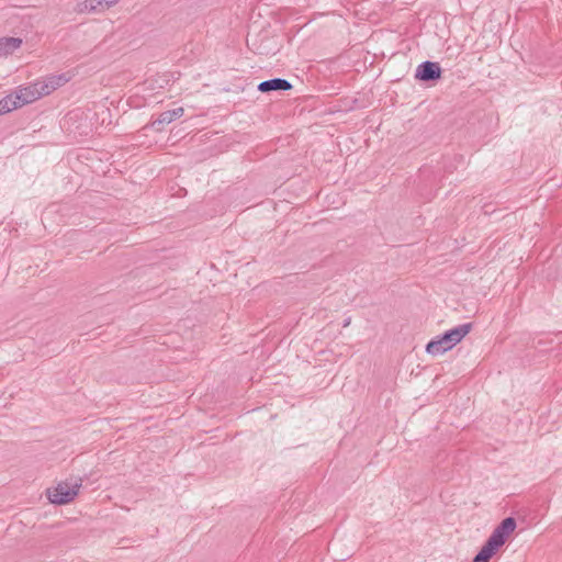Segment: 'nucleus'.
<instances>
[{
    "label": "nucleus",
    "mask_w": 562,
    "mask_h": 562,
    "mask_svg": "<svg viewBox=\"0 0 562 562\" xmlns=\"http://www.w3.org/2000/svg\"><path fill=\"white\" fill-rule=\"evenodd\" d=\"M119 2V0H102V3H103V7L104 9H108L110 7H113L114 4H116Z\"/></svg>",
    "instance_id": "obj_13"
},
{
    "label": "nucleus",
    "mask_w": 562,
    "mask_h": 562,
    "mask_svg": "<svg viewBox=\"0 0 562 562\" xmlns=\"http://www.w3.org/2000/svg\"><path fill=\"white\" fill-rule=\"evenodd\" d=\"M81 487V479L71 477L57 484L52 491H48V498L53 504H67L71 502Z\"/></svg>",
    "instance_id": "obj_3"
},
{
    "label": "nucleus",
    "mask_w": 562,
    "mask_h": 562,
    "mask_svg": "<svg viewBox=\"0 0 562 562\" xmlns=\"http://www.w3.org/2000/svg\"><path fill=\"white\" fill-rule=\"evenodd\" d=\"M105 10L102 0H85L78 3L77 11L80 13L86 12H101Z\"/></svg>",
    "instance_id": "obj_9"
},
{
    "label": "nucleus",
    "mask_w": 562,
    "mask_h": 562,
    "mask_svg": "<svg viewBox=\"0 0 562 562\" xmlns=\"http://www.w3.org/2000/svg\"><path fill=\"white\" fill-rule=\"evenodd\" d=\"M441 69L437 63L424 61L416 70V78L423 81H430L440 78Z\"/></svg>",
    "instance_id": "obj_6"
},
{
    "label": "nucleus",
    "mask_w": 562,
    "mask_h": 562,
    "mask_svg": "<svg viewBox=\"0 0 562 562\" xmlns=\"http://www.w3.org/2000/svg\"><path fill=\"white\" fill-rule=\"evenodd\" d=\"M19 108L13 94H9L0 100V115L11 112Z\"/></svg>",
    "instance_id": "obj_10"
},
{
    "label": "nucleus",
    "mask_w": 562,
    "mask_h": 562,
    "mask_svg": "<svg viewBox=\"0 0 562 562\" xmlns=\"http://www.w3.org/2000/svg\"><path fill=\"white\" fill-rule=\"evenodd\" d=\"M516 529V520L513 517L505 518L492 532L473 562H488L492 557L505 544L509 536Z\"/></svg>",
    "instance_id": "obj_1"
},
{
    "label": "nucleus",
    "mask_w": 562,
    "mask_h": 562,
    "mask_svg": "<svg viewBox=\"0 0 562 562\" xmlns=\"http://www.w3.org/2000/svg\"><path fill=\"white\" fill-rule=\"evenodd\" d=\"M20 37H1L0 38V57H8L12 55L22 45Z\"/></svg>",
    "instance_id": "obj_8"
},
{
    "label": "nucleus",
    "mask_w": 562,
    "mask_h": 562,
    "mask_svg": "<svg viewBox=\"0 0 562 562\" xmlns=\"http://www.w3.org/2000/svg\"><path fill=\"white\" fill-rule=\"evenodd\" d=\"M16 103L19 104V108L32 103L43 97L42 91L40 89V83L36 81L25 86L20 87L14 93H13Z\"/></svg>",
    "instance_id": "obj_4"
},
{
    "label": "nucleus",
    "mask_w": 562,
    "mask_h": 562,
    "mask_svg": "<svg viewBox=\"0 0 562 562\" xmlns=\"http://www.w3.org/2000/svg\"><path fill=\"white\" fill-rule=\"evenodd\" d=\"M70 79L71 76L68 74H58L44 77L40 80H36V82L40 83L42 94L45 97L66 85Z\"/></svg>",
    "instance_id": "obj_5"
},
{
    "label": "nucleus",
    "mask_w": 562,
    "mask_h": 562,
    "mask_svg": "<svg viewBox=\"0 0 562 562\" xmlns=\"http://www.w3.org/2000/svg\"><path fill=\"white\" fill-rule=\"evenodd\" d=\"M169 111L172 114V117L175 120L181 117L183 115V113H184V109L182 106H179V108H176V109L169 110Z\"/></svg>",
    "instance_id": "obj_12"
},
{
    "label": "nucleus",
    "mask_w": 562,
    "mask_h": 562,
    "mask_svg": "<svg viewBox=\"0 0 562 562\" xmlns=\"http://www.w3.org/2000/svg\"><path fill=\"white\" fill-rule=\"evenodd\" d=\"M471 330V324L459 325L443 335L429 341L426 346V351L429 355L438 356L452 349L458 342H460Z\"/></svg>",
    "instance_id": "obj_2"
},
{
    "label": "nucleus",
    "mask_w": 562,
    "mask_h": 562,
    "mask_svg": "<svg viewBox=\"0 0 562 562\" xmlns=\"http://www.w3.org/2000/svg\"><path fill=\"white\" fill-rule=\"evenodd\" d=\"M175 119L172 117V114L170 111H165L158 115V117L153 121L151 126L156 130H160V125L170 124L173 122Z\"/></svg>",
    "instance_id": "obj_11"
},
{
    "label": "nucleus",
    "mask_w": 562,
    "mask_h": 562,
    "mask_svg": "<svg viewBox=\"0 0 562 562\" xmlns=\"http://www.w3.org/2000/svg\"><path fill=\"white\" fill-rule=\"evenodd\" d=\"M292 85L281 78H274L270 80H266L259 83L258 90L261 92L277 91V90H290Z\"/></svg>",
    "instance_id": "obj_7"
}]
</instances>
